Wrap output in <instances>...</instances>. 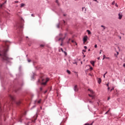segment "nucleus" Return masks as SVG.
<instances>
[{
	"instance_id": "obj_46",
	"label": "nucleus",
	"mask_w": 125,
	"mask_h": 125,
	"mask_svg": "<svg viewBox=\"0 0 125 125\" xmlns=\"http://www.w3.org/2000/svg\"><path fill=\"white\" fill-rule=\"evenodd\" d=\"M57 28H59V25H57Z\"/></svg>"
},
{
	"instance_id": "obj_14",
	"label": "nucleus",
	"mask_w": 125,
	"mask_h": 125,
	"mask_svg": "<svg viewBox=\"0 0 125 125\" xmlns=\"http://www.w3.org/2000/svg\"><path fill=\"white\" fill-rule=\"evenodd\" d=\"M16 104H17V105H20V104H21V102L20 101H18V102H17L16 103Z\"/></svg>"
},
{
	"instance_id": "obj_9",
	"label": "nucleus",
	"mask_w": 125,
	"mask_h": 125,
	"mask_svg": "<svg viewBox=\"0 0 125 125\" xmlns=\"http://www.w3.org/2000/svg\"><path fill=\"white\" fill-rule=\"evenodd\" d=\"M37 117H38V116H35L33 117V120H32V122L33 123H35V121L37 120Z\"/></svg>"
},
{
	"instance_id": "obj_15",
	"label": "nucleus",
	"mask_w": 125,
	"mask_h": 125,
	"mask_svg": "<svg viewBox=\"0 0 125 125\" xmlns=\"http://www.w3.org/2000/svg\"><path fill=\"white\" fill-rule=\"evenodd\" d=\"M91 64L92 65V66H94V61H91L90 62Z\"/></svg>"
},
{
	"instance_id": "obj_33",
	"label": "nucleus",
	"mask_w": 125,
	"mask_h": 125,
	"mask_svg": "<svg viewBox=\"0 0 125 125\" xmlns=\"http://www.w3.org/2000/svg\"><path fill=\"white\" fill-rule=\"evenodd\" d=\"M106 86L109 87V83H108L107 84H106Z\"/></svg>"
},
{
	"instance_id": "obj_55",
	"label": "nucleus",
	"mask_w": 125,
	"mask_h": 125,
	"mask_svg": "<svg viewBox=\"0 0 125 125\" xmlns=\"http://www.w3.org/2000/svg\"><path fill=\"white\" fill-rule=\"evenodd\" d=\"M36 107V105H34V106H33V107Z\"/></svg>"
},
{
	"instance_id": "obj_19",
	"label": "nucleus",
	"mask_w": 125,
	"mask_h": 125,
	"mask_svg": "<svg viewBox=\"0 0 125 125\" xmlns=\"http://www.w3.org/2000/svg\"><path fill=\"white\" fill-rule=\"evenodd\" d=\"M56 3H57L58 5H59V2L58 1V0H56Z\"/></svg>"
},
{
	"instance_id": "obj_42",
	"label": "nucleus",
	"mask_w": 125,
	"mask_h": 125,
	"mask_svg": "<svg viewBox=\"0 0 125 125\" xmlns=\"http://www.w3.org/2000/svg\"><path fill=\"white\" fill-rule=\"evenodd\" d=\"M46 92H47V91H45L44 92V93H46Z\"/></svg>"
},
{
	"instance_id": "obj_2",
	"label": "nucleus",
	"mask_w": 125,
	"mask_h": 125,
	"mask_svg": "<svg viewBox=\"0 0 125 125\" xmlns=\"http://www.w3.org/2000/svg\"><path fill=\"white\" fill-rule=\"evenodd\" d=\"M48 81H49V78H47L46 79H44L42 77L38 80V83H42L43 85H45Z\"/></svg>"
},
{
	"instance_id": "obj_40",
	"label": "nucleus",
	"mask_w": 125,
	"mask_h": 125,
	"mask_svg": "<svg viewBox=\"0 0 125 125\" xmlns=\"http://www.w3.org/2000/svg\"><path fill=\"white\" fill-rule=\"evenodd\" d=\"M28 62H31V60H28Z\"/></svg>"
},
{
	"instance_id": "obj_20",
	"label": "nucleus",
	"mask_w": 125,
	"mask_h": 125,
	"mask_svg": "<svg viewBox=\"0 0 125 125\" xmlns=\"http://www.w3.org/2000/svg\"><path fill=\"white\" fill-rule=\"evenodd\" d=\"M25 5V4L24 3H21V7H23Z\"/></svg>"
},
{
	"instance_id": "obj_31",
	"label": "nucleus",
	"mask_w": 125,
	"mask_h": 125,
	"mask_svg": "<svg viewBox=\"0 0 125 125\" xmlns=\"http://www.w3.org/2000/svg\"><path fill=\"white\" fill-rule=\"evenodd\" d=\"M83 52H86V50H83Z\"/></svg>"
},
{
	"instance_id": "obj_52",
	"label": "nucleus",
	"mask_w": 125,
	"mask_h": 125,
	"mask_svg": "<svg viewBox=\"0 0 125 125\" xmlns=\"http://www.w3.org/2000/svg\"><path fill=\"white\" fill-rule=\"evenodd\" d=\"M116 6L118 7V5H117V4H116Z\"/></svg>"
},
{
	"instance_id": "obj_43",
	"label": "nucleus",
	"mask_w": 125,
	"mask_h": 125,
	"mask_svg": "<svg viewBox=\"0 0 125 125\" xmlns=\"http://www.w3.org/2000/svg\"><path fill=\"white\" fill-rule=\"evenodd\" d=\"M102 51V50H101L100 52V54H101V52Z\"/></svg>"
},
{
	"instance_id": "obj_38",
	"label": "nucleus",
	"mask_w": 125,
	"mask_h": 125,
	"mask_svg": "<svg viewBox=\"0 0 125 125\" xmlns=\"http://www.w3.org/2000/svg\"><path fill=\"white\" fill-rule=\"evenodd\" d=\"M23 28V26L22 25L21 26V29H22Z\"/></svg>"
},
{
	"instance_id": "obj_3",
	"label": "nucleus",
	"mask_w": 125,
	"mask_h": 125,
	"mask_svg": "<svg viewBox=\"0 0 125 125\" xmlns=\"http://www.w3.org/2000/svg\"><path fill=\"white\" fill-rule=\"evenodd\" d=\"M66 37V34H65V36L63 38L62 37H57L56 38V41H58L59 42L61 41L62 43L61 44V45L62 46V45H63V41H64V40H65V38Z\"/></svg>"
},
{
	"instance_id": "obj_22",
	"label": "nucleus",
	"mask_w": 125,
	"mask_h": 125,
	"mask_svg": "<svg viewBox=\"0 0 125 125\" xmlns=\"http://www.w3.org/2000/svg\"><path fill=\"white\" fill-rule=\"evenodd\" d=\"M112 5H114L115 4V1H113L112 3Z\"/></svg>"
},
{
	"instance_id": "obj_18",
	"label": "nucleus",
	"mask_w": 125,
	"mask_h": 125,
	"mask_svg": "<svg viewBox=\"0 0 125 125\" xmlns=\"http://www.w3.org/2000/svg\"><path fill=\"white\" fill-rule=\"evenodd\" d=\"M87 32L88 35H90L91 34V32L89 30H87Z\"/></svg>"
},
{
	"instance_id": "obj_25",
	"label": "nucleus",
	"mask_w": 125,
	"mask_h": 125,
	"mask_svg": "<svg viewBox=\"0 0 125 125\" xmlns=\"http://www.w3.org/2000/svg\"><path fill=\"white\" fill-rule=\"evenodd\" d=\"M94 47L95 48H97V44H95Z\"/></svg>"
},
{
	"instance_id": "obj_50",
	"label": "nucleus",
	"mask_w": 125,
	"mask_h": 125,
	"mask_svg": "<svg viewBox=\"0 0 125 125\" xmlns=\"http://www.w3.org/2000/svg\"><path fill=\"white\" fill-rule=\"evenodd\" d=\"M104 78H105V75L104 74Z\"/></svg>"
},
{
	"instance_id": "obj_56",
	"label": "nucleus",
	"mask_w": 125,
	"mask_h": 125,
	"mask_svg": "<svg viewBox=\"0 0 125 125\" xmlns=\"http://www.w3.org/2000/svg\"><path fill=\"white\" fill-rule=\"evenodd\" d=\"M64 23H65V21H63Z\"/></svg>"
},
{
	"instance_id": "obj_44",
	"label": "nucleus",
	"mask_w": 125,
	"mask_h": 125,
	"mask_svg": "<svg viewBox=\"0 0 125 125\" xmlns=\"http://www.w3.org/2000/svg\"><path fill=\"white\" fill-rule=\"evenodd\" d=\"M123 67H125V63H124V64H123Z\"/></svg>"
},
{
	"instance_id": "obj_57",
	"label": "nucleus",
	"mask_w": 125,
	"mask_h": 125,
	"mask_svg": "<svg viewBox=\"0 0 125 125\" xmlns=\"http://www.w3.org/2000/svg\"><path fill=\"white\" fill-rule=\"evenodd\" d=\"M26 125H29V124H26Z\"/></svg>"
},
{
	"instance_id": "obj_27",
	"label": "nucleus",
	"mask_w": 125,
	"mask_h": 125,
	"mask_svg": "<svg viewBox=\"0 0 125 125\" xmlns=\"http://www.w3.org/2000/svg\"><path fill=\"white\" fill-rule=\"evenodd\" d=\"M40 46H41V47H43L44 45L42 44V45H40Z\"/></svg>"
},
{
	"instance_id": "obj_10",
	"label": "nucleus",
	"mask_w": 125,
	"mask_h": 125,
	"mask_svg": "<svg viewBox=\"0 0 125 125\" xmlns=\"http://www.w3.org/2000/svg\"><path fill=\"white\" fill-rule=\"evenodd\" d=\"M61 51H62V52H63L64 53L65 56H66L67 52H66L65 51H64V50H63V48H61Z\"/></svg>"
},
{
	"instance_id": "obj_8",
	"label": "nucleus",
	"mask_w": 125,
	"mask_h": 125,
	"mask_svg": "<svg viewBox=\"0 0 125 125\" xmlns=\"http://www.w3.org/2000/svg\"><path fill=\"white\" fill-rule=\"evenodd\" d=\"M118 16H119L118 19H120V20H121L122 18H123V14H122V13H120L118 14Z\"/></svg>"
},
{
	"instance_id": "obj_17",
	"label": "nucleus",
	"mask_w": 125,
	"mask_h": 125,
	"mask_svg": "<svg viewBox=\"0 0 125 125\" xmlns=\"http://www.w3.org/2000/svg\"><path fill=\"white\" fill-rule=\"evenodd\" d=\"M66 72L68 74H69V75H71V71H70V70H67Z\"/></svg>"
},
{
	"instance_id": "obj_58",
	"label": "nucleus",
	"mask_w": 125,
	"mask_h": 125,
	"mask_svg": "<svg viewBox=\"0 0 125 125\" xmlns=\"http://www.w3.org/2000/svg\"><path fill=\"white\" fill-rule=\"evenodd\" d=\"M122 38V37H120V39H121Z\"/></svg>"
},
{
	"instance_id": "obj_34",
	"label": "nucleus",
	"mask_w": 125,
	"mask_h": 125,
	"mask_svg": "<svg viewBox=\"0 0 125 125\" xmlns=\"http://www.w3.org/2000/svg\"><path fill=\"white\" fill-rule=\"evenodd\" d=\"M40 90H41V91H42V88L41 87L40 88Z\"/></svg>"
},
{
	"instance_id": "obj_39",
	"label": "nucleus",
	"mask_w": 125,
	"mask_h": 125,
	"mask_svg": "<svg viewBox=\"0 0 125 125\" xmlns=\"http://www.w3.org/2000/svg\"><path fill=\"white\" fill-rule=\"evenodd\" d=\"M97 59H98V60H99L100 59V57H98V58H97Z\"/></svg>"
},
{
	"instance_id": "obj_28",
	"label": "nucleus",
	"mask_w": 125,
	"mask_h": 125,
	"mask_svg": "<svg viewBox=\"0 0 125 125\" xmlns=\"http://www.w3.org/2000/svg\"><path fill=\"white\" fill-rule=\"evenodd\" d=\"M90 69L91 70H93V68H92V67H90Z\"/></svg>"
},
{
	"instance_id": "obj_29",
	"label": "nucleus",
	"mask_w": 125,
	"mask_h": 125,
	"mask_svg": "<svg viewBox=\"0 0 125 125\" xmlns=\"http://www.w3.org/2000/svg\"><path fill=\"white\" fill-rule=\"evenodd\" d=\"M109 111H110V109H109L108 111H107L106 112H105V114H108V112H109Z\"/></svg>"
},
{
	"instance_id": "obj_49",
	"label": "nucleus",
	"mask_w": 125,
	"mask_h": 125,
	"mask_svg": "<svg viewBox=\"0 0 125 125\" xmlns=\"http://www.w3.org/2000/svg\"><path fill=\"white\" fill-rule=\"evenodd\" d=\"M72 42H74V40L71 41Z\"/></svg>"
},
{
	"instance_id": "obj_30",
	"label": "nucleus",
	"mask_w": 125,
	"mask_h": 125,
	"mask_svg": "<svg viewBox=\"0 0 125 125\" xmlns=\"http://www.w3.org/2000/svg\"><path fill=\"white\" fill-rule=\"evenodd\" d=\"M62 36H63V35H62V34H60V37H62Z\"/></svg>"
},
{
	"instance_id": "obj_11",
	"label": "nucleus",
	"mask_w": 125,
	"mask_h": 125,
	"mask_svg": "<svg viewBox=\"0 0 125 125\" xmlns=\"http://www.w3.org/2000/svg\"><path fill=\"white\" fill-rule=\"evenodd\" d=\"M75 91H78V86L76 85L74 86Z\"/></svg>"
},
{
	"instance_id": "obj_37",
	"label": "nucleus",
	"mask_w": 125,
	"mask_h": 125,
	"mask_svg": "<svg viewBox=\"0 0 125 125\" xmlns=\"http://www.w3.org/2000/svg\"><path fill=\"white\" fill-rule=\"evenodd\" d=\"M15 2H16V3H18V2H19V1H15Z\"/></svg>"
},
{
	"instance_id": "obj_1",
	"label": "nucleus",
	"mask_w": 125,
	"mask_h": 125,
	"mask_svg": "<svg viewBox=\"0 0 125 125\" xmlns=\"http://www.w3.org/2000/svg\"><path fill=\"white\" fill-rule=\"evenodd\" d=\"M7 50L8 49H4L2 51H0V56H1V58L4 61H6V62H9L10 60V58L8 57L6 52H7Z\"/></svg>"
},
{
	"instance_id": "obj_41",
	"label": "nucleus",
	"mask_w": 125,
	"mask_h": 125,
	"mask_svg": "<svg viewBox=\"0 0 125 125\" xmlns=\"http://www.w3.org/2000/svg\"><path fill=\"white\" fill-rule=\"evenodd\" d=\"M107 73H108L107 72H106L105 73V74H104V75H106Z\"/></svg>"
},
{
	"instance_id": "obj_54",
	"label": "nucleus",
	"mask_w": 125,
	"mask_h": 125,
	"mask_svg": "<svg viewBox=\"0 0 125 125\" xmlns=\"http://www.w3.org/2000/svg\"><path fill=\"white\" fill-rule=\"evenodd\" d=\"M70 41H71V39H69V42H70Z\"/></svg>"
},
{
	"instance_id": "obj_53",
	"label": "nucleus",
	"mask_w": 125,
	"mask_h": 125,
	"mask_svg": "<svg viewBox=\"0 0 125 125\" xmlns=\"http://www.w3.org/2000/svg\"><path fill=\"white\" fill-rule=\"evenodd\" d=\"M117 55H119V52H117Z\"/></svg>"
},
{
	"instance_id": "obj_5",
	"label": "nucleus",
	"mask_w": 125,
	"mask_h": 125,
	"mask_svg": "<svg viewBox=\"0 0 125 125\" xmlns=\"http://www.w3.org/2000/svg\"><path fill=\"white\" fill-rule=\"evenodd\" d=\"M41 103H42V100L41 99H40L39 101L36 100L35 101V104H41Z\"/></svg>"
},
{
	"instance_id": "obj_36",
	"label": "nucleus",
	"mask_w": 125,
	"mask_h": 125,
	"mask_svg": "<svg viewBox=\"0 0 125 125\" xmlns=\"http://www.w3.org/2000/svg\"><path fill=\"white\" fill-rule=\"evenodd\" d=\"M107 100H110V97H108Z\"/></svg>"
},
{
	"instance_id": "obj_7",
	"label": "nucleus",
	"mask_w": 125,
	"mask_h": 125,
	"mask_svg": "<svg viewBox=\"0 0 125 125\" xmlns=\"http://www.w3.org/2000/svg\"><path fill=\"white\" fill-rule=\"evenodd\" d=\"M87 36H85L83 37V42L84 43V42H86V41H87Z\"/></svg>"
},
{
	"instance_id": "obj_16",
	"label": "nucleus",
	"mask_w": 125,
	"mask_h": 125,
	"mask_svg": "<svg viewBox=\"0 0 125 125\" xmlns=\"http://www.w3.org/2000/svg\"><path fill=\"white\" fill-rule=\"evenodd\" d=\"M82 10H83V11L85 12V11H86V9L84 7H83L82 8Z\"/></svg>"
},
{
	"instance_id": "obj_24",
	"label": "nucleus",
	"mask_w": 125,
	"mask_h": 125,
	"mask_svg": "<svg viewBox=\"0 0 125 125\" xmlns=\"http://www.w3.org/2000/svg\"><path fill=\"white\" fill-rule=\"evenodd\" d=\"M31 16L32 17H35V15H34V14H31Z\"/></svg>"
},
{
	"instance_id": "obj_4",
	"label": "nucleus",
	"mask_w": 125,
	"mask_h": 125,
	"mask_svg": "<svg viewBox=\"0 0 125 125\" xmlns=\"http://www.w3.org/2000/svg\"><path fill=\"white\" fill-rule=\"evenodd\" d=\"M88 91H90L91 94H88L89 96L90 97H92V99H93V98H94V92H93L92 91V90L90 89H88Z\"/></svg>"
},
{
	"instance_id": "obj_45",
	"label": "nucleus",
	"mask_w": 125,
	"mask_h": 125,
	"mask_svg": "<svg viewBox=\"0 0 125 125\" xmlns=\"http://www.w3.org/2000/svg\"><path fill=\"white\" fill-rule=\"evenodd\" d=\"M107 89H108V90H109V89H110V87H108Z\"/></svg>"
},
{
	"instance_id": "obj_26",
	"label": "nucleus",
	"mask_w": 125,
	"mask_h": 125,
	"mask_svg": "<svg viewBox=\"0 0 125 125\" xmlns=\"http://www.w3.org/2000/svg\"><path fill=\"white\" fill-rule=\"evenodd\" d=\"M84 48L85 49H86V48H87V47H86V46H84Z\"/></svg>"
},
{
	"instance_id": "obj_51",
	"label": "nucleus",
	"mask_w": 125,
	"mask_h": 125,
	"mask_svg": "<svg viewBox=\"0 0 125 125\" xmlns=\"http://www.w3.org/2000/svg\"><path fill=\"white\" fill-rule=\"evenodd\" d=\"M88 51H90V49H88Z\"/></svg>"
},
{
	"instance_id": "obj_6",
	"label": "nucleus",
	"mask_w": 125,
	"mask_h": 125,
	"mask_svg": "<svg viewBox=\"0 0 125 125\" xmlns=\"http://www.w3.org/2000/svg\"><path fill=\"white\" fill-rule=\"evenodd\" d=\"M9 97H10V99L11 100V101H12V102H13L15 100V98H14V97H13L11 95H9Z\"/></svg>"
},
{
	"instance_id": "obj_35",
	"label": "nucleus",
	"mask_w": 125,
	"mask_h": 125,
	"mask_svg": "<svg viewBox=\"0 0 125 125\" xmlns=\"http://www.w3.org/2000/svg\"><path fill=\"white\" fill-rule=\"evenodd\" d=\"M94 1H96L97 2H98V1H97V0H93Z\"/></svg>"
},
{
	"instance_id": "obj_48",
	"label": "nucleus",
	"mask_w": 125,
	"mask_h": 125,
	"mask_svg": "<svg viewBox=\"0 0 125 125\" xmlns=\"http://www.w3.org/2000/svg\"><path fill=\"white\" fill-rule=\"evenodd\" d=\"M93 125V123H92L90 125Z\"/></svg>"
},
{
	"instance_id": "obj_21",
	"label": "nucleus",
	"mask_w": 125,
	"mask_h": 125,
	"mask_svg": "<svg viewBox=\"0 0 125 125\" xmlns=\"http://www.w3.org/2000/svg\"><path fill=\"white\" fill-rule=\"evenodd\" d=\"M101 27H102L103 28H104V30H105V29H106V27L103 25H101Z\"/></svg>"
},
{
	"instance_id": "obj_13",
	"label": "nucleus",
	"mask_w": 125,
	"mask_h": 125,
	"mask_svg": "<svg viewBox=\"0 0 125 125\" xmlns=\"http://www.w3.org/2000/svg\"><path fill=\"white\" fill-rule=\"evenodd\" d=\"M98 83H101V78H98Z\"/></svg>"
},
{
	"instance_id": "obj_47",
	"label": "nucleus",
	"mask_w": 125,
	"mask_h": 125,
	"mask_svg": "<svg viewBox=\"0 0 125 125\" xmlns=\"http://www.w3.org/2000/svg\"><path fill=\"white\" fill-rule=\"evenodd\" d=\"M0 112H1V108H0Z\"/></svg>"
},
{
	"instance_id": "obj_12",
	"label": "nucleus",
	"mask_w": 125,
	"mask_h": 125,
	"mask_svg": "<svg viewBox=\"0 0 125 125\" xmlns=\"http://www.w3.org/2000/svg\"><path fill=\"white\" fill-rule=\"evenodd\" d=\"M105 58L106 59H110V58L109 57H106V56H105V55H104V58L103 59V60H104V59H105Z\"/></svg>"
},
{
	"instance_id": "obj_32",
	"label": "nucleus",
	"mask_w": 125,
	"mask_h": 125,
	"mask_svg": "<svg viewBox=\"0 0 125 125\" xmlns=\"http://www.w3.org/2000/svg\"><path fill=\"white\" fill-rule=\"evenodd\" d=\"M112 90H114V88H112V89H111L110 91H112Z\"/></svg>"
},
{
	"instance_id": "obj_23",
	"label": "nucleus",
	"mask_w": 125,
	"mask_h": 125,
	"mask_svg": "<svg viewBox=\"0 0 125 125\" xmlns=\"http://www.w3.org/2000/svg\"><path fill=\"white\" fill-rule=\"evenodd\" d=\"M4 4V3H3L2 4L0 5V7H2V5Z\"/></svg>"
}]
</instances>
